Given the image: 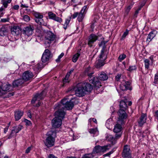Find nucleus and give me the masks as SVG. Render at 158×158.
<instances>
[{
    "label": "nucleus",
    "mask_w": 158,
    "mask_h": 158,
    "mask_svg": "<svg viewBox=\"0 0 158 158\" xmlns=\"http://www.w3.org/2000/svg\"><path fill=\"white\" fill-rule=\"evenodd\" d=\"M75 98H72L69 101V98H65L62 100L60 102L57 103L54 106V109L58 110L55 113L56 117L52 121V127L55 128L60 127L62 124V118H63L65 115L64 110L65 109L69 110L72 109L73 107L74 103L75 102L73 101Z\"/></svg>",
    "instance_id": "nucleus-1"
},
{
    "label": "nucleus",
    "mask_w": 158,
    "mask_h": 158,
    "mask_svg": "<svg viewBox=\"0 0 158 158\" xmlns=\"http://www.w3.org/2000/svg\"><path fill=\"white\" fill-rule=\"evenodd\" d=\"M92 89L93 86L91 84L85 82H83L79 83L75 87L69 90L68 91L70 92L74 91L76 96L81 97L85 95L86 92H89Z\"/></svg>",
    "instance_id": "nucleus-2"
},
{
    "label": "nucleus",
    "mask_w": 158,
    "mask_h": 158,
    "mask_svg": "<svg viewBox=\"0 0 158 158\" xmlns=\"http://www.w3.org/2000/svg\"><path fill=\"white\" fill-rule=\"evenodd\" d=\"M122 127L120 124L119 123L116 124L113 130L114 132L116 133L115 137L111 135H108L106 137L107 140L110 142L113 145L115 144L117 139L121 137L122 134Z\"/></svg>",
    "instance_id": "nucleus-3"
},
{
    "label": "nucleus",
    "mask_w": 158,
    "mask_h": 158,
    "mask_svg": "<svg viewBox=\"0 0 158 158\" xmlns=\"http://www.w3.org/2000/svg\"><path fill=\"white\" fill-rule=\"evenodd\" d=\"M94 73L93 69L90 67L87 68L85 71V74L87 75L89 77V82L93 84L94 87L96 89H98L102 86V85L97 77L92 76Z\"/></svg>",
    "instance_id": "nucleus-4"
},
{
    "label": "nucleus",
    "mask_w": 158,
    "mask_h": 158,
    "mask_svg": "<svg viewBox=\"0 0 158 158\" xmlns=\"http://www.w3.org/2000/svg\"><path fill=\"white\" fill-rule=\"evenodd\" d=\"M47 137L44 141L45 145L48 148L53 146L55 142V139L56 137V133L55 131L51 130L46 134Z\"/></svg>",
    "instance_id": "nucleus-5"
},
{
    "label": "nucleus",
    "mask_w": 158,
    "mask_h": 158,
    "mask_svg": "<svg viewBox=\"0 0 158 158\" xmlns=\"http://www.w3.org/2000/svg\"><path fill=\"white\" fill-rule=\"evenodd\" d=\"M34 28L32 25H29L25 27L23 29L22 32L27 39V41H29L31 39V36L33 33Z\"/></svg>",
    "instance_id": "nucleus-6"
},
{
    "label": "nucleus",
    "mask_w": 158,
    "mask_h": 158,
    "mask_svg": "<svg viewBox=\"0 0 158 158\" xmlns=\"http://www.w3.org/2000/svg\"><path fill=\"white\" fill-rule=\"evenodd\" d=\"M104 48H103L96 62V67L97 68H99L104 65L105 64L104 61L106 58V56L104 53Z\"/></svg>",
    "instance_id": "nucleus-7"
},
{
    "label": "nucleus",
    "mask_w": 158,
    "mask_h": 158,
    "mask_svg": "<svg viewBox=\"0 0 158 158\" xmlns=\"http://www.w3.org/2000/svg\"><path fill=\"white\" fill-rule=\"evenodd\" d=\"M44 35L45 36L44 44L46 46L48 47L50 46L52 42L54 40L56 36L50 31L44 33Z\"/></svg>",
    "instance_id": "nucleus-8"
},
{
    "label": "nucleus",
    "mask_w": 158,
    "mask_h": 158,
    "mask_svg": "<svg viewBox=\"0 0 158 158\" xmlns=\"http://www.w3.org/2000/svg\"><path fill=\"white\" fill-rule=\"evenodd\" d=\"M111 148L110 145H108L104 146L99 145L96 146L94 148L92 152V153L104 152L110 149Z\"/></svg>",
    "instance_id": "nucleus-9"
},
{
    "label": "nucleus",
    "mask_w": 158,
    "mask_h": 158,
    "mask_svg": "<svg viewBox=\"0 0 158 158\" xmlns=\"http://www.w3.org/2000/svg\"><path fill=\"white\" fill-rule=\"evenodd\" d=\"M34 15L35 18V21L37 23L40 25H45L46 24L42 19L43 16L42 15L39 13L35 12Z\"/></svg>",
    "instance_id": "nucleus-10"
},
{
    "label": "nucleus",
    "mask_w": 158,
    "mask_h": 158,
    "mask_svg": "<svg viewBox=\"0 0 158 158\" xmlns=\"http://www.w3.org/2000/svg\"><path fill=\"white\" fill-rule=\"evenodd\" d=\"M46 92L45 91L43 90L40 93H37L34 96L31 100L32 103H34L36 101H39L41 99L44 98L45 96Z\"/></svg>",
    "instance_id": "nucleus-11"
},
{
    "label": "nucleus",
    "mask_w": 158,
    "mask_h": 158,
    "mask_svg": "<svg viewBox=\"0 0 158 158\" xmlns=\"http://www.w3.org/2000/svg\"><path fill=\"white\" fill-rule=\"evenodd\" d=\"M125 110L120 109L118 114L119 116L118 123L123 124L124 123L123 120L127 118V115L125 111Z\"/></svg>",
    "instance_id": "nucleus-12"
},
{
    "label": "nucleus",
    "mask_w": 158,
    "mask_h": 158,
    "mask_svg": "<svg viewBox=\"0 0 158 158\" xmlns=\"http://www.w3.org/2000/svg\"><path fill=\"white\" fill-rule=\"evenodd\" d=\"M122 155L123 158H131V153L129 146L127 145L124 146Z\"/></svg>",
    "instance_id": "nucleus-13"
},
{
    "label": "nucleus",
    "mask_w": 158,
    "mask_h": 158,
    "mask_svg": "<svg viewBox=\"0 0 158 158\" xmlns=\"http://www.w3.org/2000/svg\"><path fill=\"white\" fill-rule=\"evenodd\" d=\"M51 57V54L50 51L48 49H45L41 58L42 61L43 63H45L49 60Z\"/></svg>",
    "instance_id": "nucleus-14"
},
{
    "label": "nucleus",
    "mask_w": 158,
    "mask_h": 158,
    "mask_svg": "<svg viewBox=\"0 0 158 158\" xmlns=\"http://www.w3.org/2000/svg\"><path fill=\"white\" fill-rule=\"evenodd\" d=\"M131 83L129 81H123L120 85V88L123 91L126 90L127 89L131 90L130 85Z\"/></svg>",
    "instance_id": "nucleus-15"
},
{
    "label": "nucleus",
    "mask_w": 158,
    "mask_h": 158,
    "mask_svg": "<svg viewBox=\"0 0 158 158\" xmlns=\"http://www.w3.org/2000/svg\"><path fill=\"white\" fill-rule=\"evenodd\" d=\"M33 74L31 71H27L23 73L22 79L25 82L31 80L33 78Z\"/></svg>",
    "instance_id": "nucleus-16"
},
{
    "label": "nucleus",
    "mask_w": 158,
    "mask_h": 158,
    "mask_svg": "<svg viewBox=\"0 0 158 158\" xmlns=\"http://www.w3.org/2000/svg\"><path fill=\"white\" fill-rule=\"evenodd\" d=\"M21 32V28L19 26H14L11 29L12 34L15 36H17L20 34Z\"/></svg>",
    "instance_id": "nucleus-17"
},
{
    "label": "nucleus",
    "mask_w": 158,
    "mask_h": 158,
    "mask_svg": "<svg viewBox=\"0 0 158 158\" xmlns=\"http://www.w3.org/2000/svg\"><path fill=\"white\" fill-rule=\"evenodd\" d=\"M98 39V36L94 34H91L89 38L88 44L90 47H92V44Z\"/></svg>",
    "instance_id": "nucleus-18"
},
{
    "label": "nucleus",
    "mask_w": 158,
    "mask_h": 158,
    "mask_svg": "<svg viewBox=\"0 0 158 158\" xmlns=\"http://www.w3.org/2000/svg\"><path fill=\"white\" fill-rule=\"evenodd\" d=\"M147 119L146 114L142 113L138 121L139 126L140 127L142 126L146 122Z\"/></svg>",
    "instance_id": "nucleus-19"
},
{
    "label": "nucleus",
    "mask_w": 158,
    "mask_h": 158,
    "mask_svg": "<svg viewBox=\"0 0 158 158\" xmlns=\"http://www.w3.org/2000/svg\"><path fill=\"white\" fill-rule=\"evenodd\" d=\"M157 33V31L156 30H153L149 33L146 40V42L148 44H149V42L155 36Z\"/></svg>",
    "instance_id": "nucleus-20"
},
{
    "label": "nucleus",
    "mask_w": 158,
    "mask_h": 158,
    "mask_svg": "<svg viewBox=\"0 0 158 158\" xmlns=\"http://www.w3.org/2000/svg\"><path fill=\"white\" fill-rule=\"evenodd\" d=\"M3 91H7L8 92L13 90V87L8 83L4 84L1 87Z\"/></svg>",
    "instance_id": "nucleus-21"
},
{
    "label": "nucleus",
    "mask_w": 158,
    "mask_h": 158,
    "mask_svg": "<svg viewBox=\"0 0 158 158\" xmlns=\"http://www.w3.org/2000/svg\"><path fill=\"white\" fill-rule=\"evenodd\" d=\"M24 82V81L22 78H19L15 80L13 82V88L21 85Z\"/></svg>",
    "instance_id": "nucleus-22"
},
{
    "label": "nucleus",
    "mask_w": 158,
    "mask_h": 158,
    "mask_svg": "<svg viewBox=\"0 0 158 158\" xmlns=\"http://www.w3.org/2000/svg\"><path fill=\"white\" fill-rule=\"evenodd\" d=\"M23 114V112L18 110L15 112V117L16 120L18 121L20 119Z\"/></svg>",
    "instance_id": "nucleus-23"
},
{
    "label": "nucleus",
    "mask_w": 158,
    "mask_h": 158,
    "mask_svg": "<svg viewBox=\"0 0 158 158\" xmlns=\"http://www.w3.org/2000/svg\"><path fill=\"white\" fill-rule=\"evenodd\" d=\"M99 78L100 80L104 81L107 80L108 78V77L105 73L102 72L99 76Z\"/></svg>",
    "instance_id": "nucleus-24"
},
{
    "label": "nucleus",
    "mask_w": 158,
    "mask_h": 158,
    "mask_svg": "<svg viewBox=\"0 0 158 158\" xmlns=\"http://www.w3.org/2000/svg\"><path fill=\"white\" fill-rule=\"evenodd\" d=\"M120 109L125 110L127 107L126 102L122 100L120 103Z\"/></svg>",
    "instance_id": "nucleus-25"
},
{
    "label": "nucleus",
    "mask_w": 158,
    "mask_h": 158,
    "mask_svg": "<svg viewBox=\"0 0 158 158\" xmlns=\"http://www.w3.org/2000/svg\"><path fill=\"white\" fill-rule=\"evenodd\" d=\"M12 0H1V3L5 7H7L8 4L10 3Z\"/></svg>",
    "instance_id": "nucleus-26"
},
{
    "label": "nucleus",
    "mask_w": 158,
    "mask_h": 158,
    "mask_svg": "<svg viewBox=\"0 0 158 158\" xmlns=\"http://www.w3.org/2000/svg\"><path fill=\"white\" fill-rule=\"evenodd\" d=\"M112 125V121L111 119H108L107 120L106 123V127L108 129H110L111 128V126Z\"/></svg>",
    "instance_id": "nucleus-27"
},
{
    "label": "nucleus",
    "mask_w": 158,
    "mask_h": 158,
    "mask_svg": "<svg viewBox=\"0 0 158 158\" xmlns=\"http://www.w3.org/2000/svg\"><path fill=\"white\" fill-rule=\"evenodd\" d=\"M89 132L90 134H93L94 135H98V131L97 128L89 129Z\"/></svg>",
    "instance_id": "nucleus-28"
},
{
    "label": "nucleus",
    "mask_w": 158,
    "mask_h": 158,
    "mask_svg": "<svg viewBox=\"0 0 158 158\" xmlns=\"http://www.w3.org/2000/svg\"><path fill=\"white\" fill-rule=\"evenodd\" d=\"M134 4V2H131L130 5L127 6L125 8V12L127 14L129 12L130 10L132 8Z\"/></svg>",
    "instance_id": "nucleus-29"
},
{
    "label": "nucleus",
    "mask_w": 158,
    "mask_h": 158,
    "mask_svg": "<svg viewBox=\"0 0 158 158\" xmlns=\"http://www.w3.org/2000/svg\"><path fill=\"white\" fill-rule=\"evenodd\" d=\"M84 15L85 14H83V13H81V12H80L79 13L77 19L79 22H81L82 21L84 18Z\"/></svg>",
    "instance_id": "nucleus-30"
},
{
    "label": "nucleus",
    "mask_w": 158,
    "mask_h": 158,
    "mask_svg": "<svg viewBox=\"0 0 158 158\" xmlns=\"http://www.w3.org/2000/svg\"><path fill=\"white\" fill-rule=\"evenodd\" d=\"M22 128V126L20 125L14 127V129L15 131V133H18L20 131Z\"/></svg>",
    "instance_id": "nucleus-31"
},
{
    "label": "nucleus",
    "mask_w": 158,
    "mask_h": 158,
    "mask_svg": "<svg viewBox=\"0 0 158 158\" xmlns=\"http://www.w3.org/2000/svg\"><path fill=\"white\" fill-rule=\"evenodd\" d=\"M80 56V54L78 53L76 54L73 56V57L72 58L73 61L74 62H76L77 61V60L79 57Z\"/></svg>",
    "instance_id": "nucleus-32"
},
{
    "label": "nucleus",
    "mask_w": 158,
    "mask_h": 158,
    "mask_svg": "<svg viewBox=\"0 0 158 158\" xmlns=\"http://www.w3.org/2000/svg\"><path fill=\"white\" fill-rule=\"evenodd\" d=\"M7 7H5L2 5V6L0 8V16L2 17L4 15V11Z\"/></svg>",
    "instance_id": "nucleus-33"
},
{
    "label": "nucleus",
    "mask_w": 158,
    "mask_h": 158,
    "mask_svg": "<svg viewBox=\"0 0 158 158\" xmlns=\"http://www.w3.org/2000/svg\"><path fill=\"white\" fill-rule=\"evenodd\" d=\"M145 63V68L148 69L149 67V61L147 59H145L144 60Z\"/></svg>",
    "instance_id": "nucleus-34"
},
{
    "label": "nucleus",
    "mask_w": 158,
    "mask_h": 158,
    "mask_svg": "<svg viewBox=\"0 0 158 158\" xmlns=\"http://www.w3.org/2000/svg\"><path fill=\"white\" fill-rule=\"evenodd\" d=\"M48 15L49 19H53L56 17V15L51 12H49L48 13Z\"/></svg>",
    "instance_id": "nucleus-35"
},
{
    "label": "nucleus",
    "mask_w": 158,
    "mask_h": 158,
    "mask_svg": "<svg viewBox=\"0 0 158 158\" xmlns=\"http://www.w3.org/2000/svg\"><path fill=\"white\" fill-rule=\"evenodd\" d=\"M93 153L87 154L85 155L82 158H93L94 156L93 155Z\"/></svg>",
    "instance_id": "nucleus-36"
},
{
    "label": "nucleus",
    "mask_w": 158,
    "mask_h": 158,
    "mask_svg": "<svg viewBox=\"0 0 158 158\" xmlns=\"http://www.w3.org/2000/svg\"><path fill=\"white\" fill-rule=\"evenodd\" d=\"M22 17H23V19L26 22H28L30 20V17L27 15H25L23 16L22 15Z\"/></svg>",
    "instance_id": "nucleus-37"
},
{
    "label": "nucleus",
    "mask_w": 158,
    "mask_h": 158,
    "mask_svg": "<svg viewBox=\"0 0 158 158\" xmlns=\"http://www.w3.org/2000/svg\"><path fill=\"white\" fill-rule=\"evenodd\" d=\"M69 76H67V75H66L64 78L63 80V82L64 84H65L66 83H68L69 82Z\"/></svg>",
    "instance_id": "nucleus-38"
},
{
    "label": "nucleus",
    "mask_w": 158,
    "mask_h": 158,
    "mask_svg": "<svg viewBox=\"0 0 158 158\" xmlns=\"http://www.w3.org/2000/svg\"><path fill=\"white\" fill-rule=\"evenodd\" d=\"M129 31L127 29L125 31L122 36V39H124L125 38L126 36L128 34Z\"/></svg>",
    "instance_id": "nucleus-39"
},
{
    "label": "nucleus",
    "mask_w": 158,
    "mask_h": 158,
    "mask_svg": "<svg viewBox=\"0 0 158 158\" xmlns=\"http://www.w3.org/2000/svg\"><path fill=\"white\" fill-rule=\"evenodd\" d=\"M126 57V56L124 54H122L119 56L118 57V60L120 61H121L123 60Z\"/></svg>",
    "instance_id": "nucleus-40"
},
{
    "label": "nucleus",
    "mask_w": 158,
    "mask_h": 158,
    "mask_svg": "<svg viewBox=\"0 0 158 158\" xmlns=\"http://www.w3.org/2000/svg\"><path fill=\"white\" fill-rule=\"evenodd\" d=\"M136 66L135 65H134L130 66L127 70L130 72H131L136 70Z\"/></svg>",
    "instance_id": "nucleus-41"
},
{
    "label": "nucleus",
    "mask_w": 158,
    "mask_h": 158,
    "mask_svg": "<svg viewBox=\"0 0 158 158\" xmlns=\"http://www.w3.org/2000/svg\"><path fill=\"white\" fill-rule=\"evenodd\" d=\"M15 134L16 133H15V130H14V129H13L12 130L11 132V133H10V135L8 137V139H10L12 137L14 136Z\"/></svg>",
    "instance_id": "nucleus-42"
},
{
    "label": "nucleus",
    "mask_w": 158,
    "mask_h": 158,
    "mask_svg": "<svg viewBox=\"0 0 158 158\" xmlns=\"http://www.w3.org/2000/svg\"><path fill=\"white\" fill-rule=\"evenodd\" d=\"M87 6H85L83 7L82 8V9L81 10V11L80 12H81V13H83V14H85V12H86L87 10Z\"/></svg>",
    "instance_id": "nucleus-43"
},
{
    "label": "nucleus",
    "mask_w": 158,
    "mask_h": 158,
    "mask_svg": "<svg viewBox=\"0 0 158 158\" xmlns=\"http://www.w3.org/2000/svg\"><path fill=\"white\" fill-rule=\"evenodd\" d=\"M36 31L37 33H39V34L38 35V36H41V37H43V31L42 30H38L37 29V30H36Z\"/></svg>",
    "instance_id": "nucleus-44"
},
{
    "label": "nucleus",
    "mask_w": 158,
    "mask_h": 158,
    "mask_svg": "<svg viewBox=\"0 0 158 158\" xmlns=\"http://www.w3.org/2000/svg\"><path fill=\"white\" fill-rule=\"evenodd\" d=\"M64 54L62 52L61 54L58 56V58L56 59V62H59L60 61V59L64 56Z\"/></svg>",
    "instance_id": "nucleus-45"
},
{
    "label": "nucleus",
    "mask_w": 158,
    "mask_h": 158,
    "mask_svg": "<svg viewBox=\"0 0 158 158\" xmlns=\"http://www.w3.org/2000/svg\"><path fill=\"white\" fill-rule=\"evenodd\" d=\"M53 20L59 23H61L62 22L61 19L59 17L56 16V17L54 18V19Z\"/></svg>",
    "instance_id": "nucleus-46"
},
{
    "label": "nucleus",
    "mask_w": 158,
    "mask_h": 158,
    "mask_svg": "<svg viewBox=\"0 0 158 158\" xmlns=\"http://www.w3.org/2000/svg\"><path fill=\"white\" fill-rule=\"evenodd\" d=\"M158 82V74H155V76L154 83L155 84Z\"/></svg>",
    "instance_id": "nucleus-47"
},
{
    "label": "nucleus",
    "mask_w": 158,
    "mask_h": 158,
    "mask_svg": "<svg viewBox=\"0 0 158 158\" xmlns=\"http://www.w3.org/2000/svg\"><path fill=\"white\" fill-rule=\"evenodd\" d=\"M24 122L25 123L26 125L29 126L31 124V121L27 119H25L24 120Z\"/></svg>",
    "instance_id": "nucleus-48"
},
{
    "label": "nucleus",
    "mask_w": 158,
    "mask_h": 158,
    "mask_svg": "<svg viewBox=\"0 0 158 158\" xmlns=\"http://www.w3.org/2000/svg\"><path fill=\"white\" fill-rule=\"evenodd\" d=\"M121 76V74H118L115 77L116 81H118L120 79Z\"/></svg>",
    "instance_id": "nucleus-49"
},
{
    "label": "nucleus",
    "mask_w": 158,
    "mask_h": 158,
    "mask_svg": "<svg viewBox=\"0 0 158 158\" xmlns=\"http://www.w3.org/2000/svg\"><path fill=\"white\" fill-rule=\"evenodd\" d=\"M114 152V151L112 150L108 153L104 155L103 156L105 157L106 156H109L111 154H112Z\"/></svg>",
    "instance_id": "nucleus-50"
},
{
    "label": "nucleus",
    "mask_w": 158,
    "mask_h": 158,
    "mask_svg": "<svg viewBox=\"0 0 158 158\" xmlns=\"http://www.w3.org/2000/svg\"><path fill=\"white\" fill-rule=\"evenodd\" d=\"M31 148H32L31 146L28 147L26 150L25 153H26L27 154V153H29V152H30V151H31Z\"/></svg>",
    "instance_id": "nucleus-51"
},
{
    "label": "nucleus",
    "mask_w": 158,
    "mask_h": 158,
    "mask_svg": "<svg viewBox=\"0 0 158 158\" xmlns=\"http://www.w3.org/2000/svg\"><path fill=\"white\" fill-rule=\"evenodd\" d=\"M78 14L79 13L78 12H75L72 15V17L73 19H75L78 16Z\"/></svg>",
    "instance_id": "nucleus-52"
},
{
    "label": "nucleus",
    "mask_w": 158,
    "mask_h": 158,
    "mask_svg": "<svg viewBox=\"0 0 158 158\" xmlns=\"http://www.w3.org/2000/svg\"><path fill=\"white\" fill-rule=\"evenodd\" d=\"M73 69H71L70 70V71L67 73L66 74L67 76H70V74L73 72Z\"/></svg>",
    "instance_id": "nucleus-53"
},
{
    "label": "nucleus",
    "mask_w": 158,
    "mask_h": 158,
    "mask_svg": "<svg viewBox=\"0 0 158 158\" xmlns=\"http://www.w3.org/2000/svg\"><path fill=\"white\" fill-rule=\"evenodd\" d=\"M9 21V19L8 18L2 19H1V21L3 22H8Z\"/></svg>",
    "instance_id": "nucleus-54"
},
{
    "label": "nucleus",
    "mask_w": 158,
    "mask_h": 158,
    "mask_svg": "<svg viewBox=\"0 0 158 158\" xmlns=\"http://www.w3.org/2000/svg\"><path fill=\"white\" fill-rule=\"evenodd\" d=\"M19 8V6L18 5H15L13 7V9L15 10H18Z\"/></svg>",
    "instance_id": "nucleus-55"
},
{
    "label": "nucleus",
    "mask_w": 158,
    "mask_h": 158,
    "mask_svg": "<svg viewBox=\"0 0 158 158\" xmlns=\"http://www.w3.org/2000/svg\"><path fill=\"white\" fill-rule=\"evenodd\" d=\"M37 69H39L42 67V64L41 63H39L37 64Z\"/></svg>",
    "instance_id": "nucleus-56"
},
{
    "label": "nucleus",
    "mask_w": 158,
    "mask_h": 158,
    "mask_svg": "<svg viewBox=\"0 0 158 158\" xmlns=\"http://www.w3.org/2000/svg\"><path fill=\"white\" fill-rule=\"evenodd\" d=\"M70 18H69V19H66L65 20L64 25H67L69 23L70 19Z\"/></svg>",
    "instance_id": "nucleus-57"
},
{
    "label": "nucleus",
    "mask_w": 158,
    "mask_h": 158,
    "mask_svg": "<svg viewBox=\"0 0 158 158\" xmlns=\"http://www.w3.org/2000/svg\"><path fill=\"white\" fill-rule=\"evenodd\" d=\"M92 120L95 123H97V121L96 119L94 118H90L89 119V122H90Z\"/></svg>",
    "instance_id": "nucleus-58"
},
{
    "label": "nucleus",
    "mask_w": 158,
    "mask_h": 158,
    "mask_svg": "<svg viewBox=\"0 0 158 158\" xmlns=\"http://www.w3.org/2000/svg\"><path fill=\"white\" fill-rule=\"evenodd\" d=\"M72 2L74 3H78L80 1V0H71Z\"/></svg>",
    "instance_id": "nucleus-59"
},
{
    "label": "nucleus",
    "mask_w": 158,
    "mask_h": 158,
    "mask_svg": "<svg viewBox=\"0 0 158 158\" xmlns=\"http://www.w3.org/2000/svg\"><path fill=\"white\" fill-rule=\"evenodd\" d=\"M8 128L9 127H6L4 128V132L5 133H6V132L7 131L8 129Z\"/></svg>",
    "instance_id": "nucleus-60"
},
{
    "label": "nucleus",
    "mask_w": 158,
    "mask_h": 158,
    "mask_svg": "<svg viewBox=\"0 0 158 158\" xmlns=\"http://www.w3.org/2000/svg\"><path fill=\"white\" fill-rule=\"evenodd\" d=\"M48 158H57L56 157L54 156L53 155L50 154L48 156Z\"/></svg>",
    "instance_id": "nucleus-61"
},
{
    "label": "nucleus",
    "mask_w": 158,
    "mask_h": 158,
    "mask_svg": "<svg viewBox=\"0 0 158 158\" xmlns=\"http://www.w3.org/2000/svg\"><path fill=\"white\" fill-rule=\"evenodd\" d=\"M139 11H138L137 10H136L135 11V14L134 15L135 17H137V15L139 13Z\"/></svg>",
    "instance_id": "nucleus-62"
},
{
    "label": "nucleus",
    "mask_w": 158,
    "mask_h": 158,
    "mask_svg": "<svg viewBox=\"0 0 158 158\" xmlns=\"http://www.w3.org/2000/svg\"><path fill=\"white\" fill-rule=\"evenodd\" d=\"M20 7H26V8H27V7H28V6H26V5H23V4H21V6H20Z\"/></svg>",
    "instance_id": "nucleus-63"
},
{
    "label": "nucleus",
    "mask_w": 158,
    "mask_h": 158,
    "mask_svg": "<svg viewBox=\"0 0 158 158\" xmlns=\"http://www.w3.org/2000/svg\"><path fill=\"white\" fill-rule=\"evenodd\" d=\"M155 116L156 117H158V110H157L155 111Z\"/></svg>",
    "instance_id": "nucleus-64"
}]
</instances>
